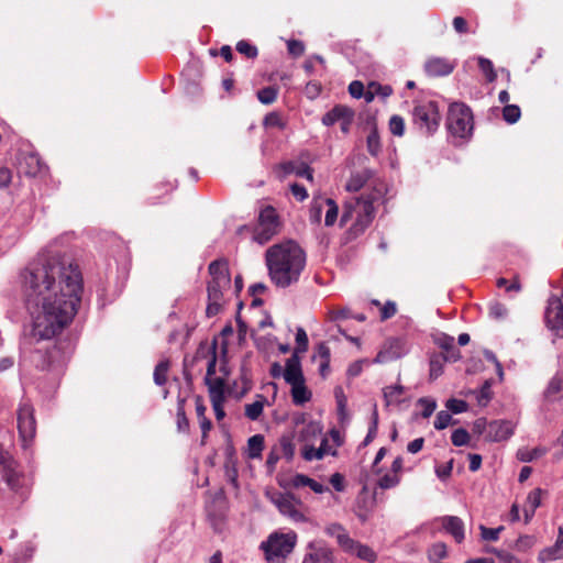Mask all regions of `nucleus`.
<instances>
[{"label": "nucleus", "instance_id": "nucleus-58", "mask_svg": "<svg viewBox=\"0 0 563 563\" xmlns=\"http://www.w3.org/2000/svg\"><path fill=\"white\" fill-rule=\"evenodd\" d=\"M548 450L545 448H534L532 450H527L525 452L519 453V459L522 462H531L538 457L547 454Z\"/></svg>", "mask_w": 563, "mask_h": 563}, {"label": "nucleus", "instance_id": "nucleus-7", "mask_svg": "<svg viewBox=\"0 0 563 563\" xmlns=\"http://www.w3.org/2000/svg\"><path fill=\"white\" fill-rule=\"evenodd\" d=\"M441 121L439 107L435 101H428L418 104L412 110V122L416 128L424 135L433 134Z\"/></svg>", "mask_w": 563, "mask_h": 563}, {"label": "nucleus", "instance_id": "nucleus-31", "mask_svg": "<svg viewBox=\"0 0 563 563\" xmlns=\"http://www.w3.org/2000/svg\"><path fill=\"white\" fill-rule=\"evenodd\" d=\"M327 198L314 197L309 209V220L311 223L319 224L321 222L322 210L325 208Z\"/></svg>", "mask_w": 563, "mask_h": 563}, {"label": "nucleus", "instance_id": "nucleus-39", "mask_svg": "<svg viewBox=\"0 0 563 563\" xmlns=\"http://www.w3.org/2000/svg\"><path fill=\"white\" fill-rule=\"evenodd\" d=\"M260 400L245 405V416L250 420L255 421L263 413L265 398L263 396H260Z\"/></svg>", "mask_w": 563, "mask_h": 563}, {"label": "nucleus", "instance_id": "nucleus-61", "mask_svg": "<svg viewBox=\"0 0 563 563\" xmlns=\"http://www.w3.org/2000/svg\"><path fill=\"white\" fill-rule=\"evenodd\" d=\"M418 405L422 407L421 417L424 419L429 418L437 408L435 400L424 397L418 400Z\"/></svg>", "mask_w": 563, "mask_h": 563}, {"label": "nucleus", "instance_id": "nucleus-26", "mask_svg": "<svg viewBox=\"0 0 563 563\" xmlns=\"http://www.w3.org/2000/svg\"><path fill=\"white\" fill-rule=\"evenodd\" d=\"M209 397L211 399H225V379L223 377H211L206 380Z\"/></svg>", "mask_w": 563, "mask_h": 563}, {"label": "nucleus", "instance_id": "nucleus-24", "mask_svg": "<svg viewBox=\"0 0 563 563\" xmlns=\"http://www.w3.org/2000/svg\"><path fill=\"white\" fill-rule=\"evenodd\" d=\"M236 464H238V460H236L233 449H228L225 461H224V473H225L227 479L235 488H238V486H239V484H238L239 473H238Z\"/></svg>", "mask_w": 563, "mask_h": 563}, {"label": "nucleus", "instance_id": "nucleus-46", "mask_svg": "<svg viewBox=\"0 0 563 563\" xmlns=\"http://www.w3.org/2000/svg\"><path fill=\"white\" fill-rule=\"evenodd\" d=\"M295 340H296V347H295L294 353H297V355H299V353H305L308 351L309 340H308L307 332L303 328H301V327L297 328Z\"/></svg>", "mask_w": 563, "mask_h": 563}, {"label": "nucleus", "instance_id": "nucleus-4", "mask_svg": "<svg viewBox=\"0 0 563 563\" xmlns=\"http://www.w3.org/2000/svg\"><path fill=\"white\" fill-rule=\"evenodd\" d=\"M211 279L207 284L208 305L207 317L217 316L224 306L223 290L231 286L229 263L225 258L212 261L208 266Z\"/></svg>", "mask_w": 563, "mask_h": 563}, {"label": "nucleus", "instance_id": "nucleus-53", "mask_svg": "<svg viewBox=\"0 0 563 563\" xmlns=\"http://www.w3.org/2000/svg\"><path fill=\"white\" fill-rule=\"evenodd\" d=\"M398 343H399L398 340L390 341L388 343L389 344L388 349H384V350L379 351L375 361L378 363H384V362H388L393 358L399 357L398 353H396V352L391 353V351H390L394 346H398Z\"/></svg>", "mask_w": 563, "mask_h": 563}, {"label": "nucleus", "instance_id": "nucleus-59", "mask_svg": "<svg viewBox=\"0 0 563 563\" xmlns=\"http://www.w3.org/2000/svg\"><path fill=\"white\" fill-rule=\"evenodd\" d=\"M453 422L454 421L452 419L451 413L446 410H442V411L438 412V415L435 417L434 428L437 430H443Z\"/></svg>", "mask_w": 563, "mask_h": 563}, {"label": "nucleus", "instance_id": "nucleus-47", "mask_svg": "<svg viewBox=\"0 0 563 563\" xmlns=\"http://www.w3.org/2000/svg\"><path fill=\"white\" fill-rule=\"evenodd\" d=\"M563 556V545L555 543L540 552L539 559L542 561L559 560Z\"/></svg>", "mask_w": 563, "mask_h": 563}, {"label": "nucleus", "instance_id": "nucleus-43", "mask_svg": "<svg viewBox=\"0 0 563 563\" xmlns=\"http://www.w3.org/2000/svg\"><path fill=\"white\" fill-rule=\"evenodd\" d=\"M478 68L484 74L486 80L488 82H494L497 78V74L495 71L494 65L492 60L485 57H478Z\"/></svg>", "mask_w": 563, "mask_h": 563}, {"label": "nucleus", "instance_id": "nucleus-38", "mask_svg": "<svg viewBox=\"0 0 563 563\" xmlns=\"http://www.w3.org/2000/svg\"><path fill=\"white\" fill-rule=\"evenodd\" d=\"M185 404H186L185 398L178 399L177 413H176L178 430L183 431V432H186L189 430V420L186 416Z\"/></svg>", "mask_w": 563, "mask_h": 563}, {"label": "nucleus", "instance_id": "nucleus-5", "mask_svg": "<svg viewBox=\"0 0 563 563\" xmlns=\"http://www.w3.org/2000/svg\"><path fill=\"white\" fill-rule=\"evenodd\" d=\"M297 542L295 532L290 533H272L268 539L262 543L261 548L265 553V558L269 563H283L284 560L292 552Z\"/></svg>", "mask_w": 563, "mask_h": 563}, {"label": "nucleus", "instance_id": "nucleus-18", "mask_svg": "<svg viewBox=\"0 0 563 563\" xmlns=\"http://www.w3.org/2000/svg\"><path fill=\"white\" fill-rule=\"evenodd\" d=\"M512 433V427L509 421L494 420L488 423V430L485 437L488 441L500 442L510 438Z\"/></svg>", "mask_w": 563, "mask_h": 563}, {"label": "nucleus", "instance_id": "nucleus-12", "mask_svg": "<svg viewBox=\"0 0 563 563\" xmlns=\"http://www.w3.org/2000/svg\"><path fill=\"white\" fill-rule=\"evenodd\" d=\"M544 318L549 328L563 335V290L560 297L549 300Z\"/></svg>", "mask_w": 563, "mask_h": 563}, {"label": "nucleus", "instance_id": "nucleus-55", "mask_svg": "<svg viewBox=\"0 0 563 563\" xmlns=\"http://www.w3.org/2000/svg\"><path fill=\"white\" fill-rule=\"evenodd\" d=\"M400 482V476L396 474H385L377 482V486L382 489H389L396 487Z\"/></svg>", "mask_w": 563, "mask_h": 563}, {"label": "nucleus", "instance_id": "nucleus-8", "mask_svg": "<svg viewBox=\"0 0 563 563\" xmlns=\"http://www.w3.org/2000/svg\"><path fill=\"white\" fill-rule=\"evenodd\" d=\"M280 231L277 211L272 206L263 208L258 214V223L254 230V240L260 244L268 242Z\"/></svg>", "mask_w": 563, "mask_h": 563}, {"label": "nucleus", "instance_id": "nucleus-14", "mask_svg": "<svg viewBox=\"0 0 563 563\" xmlns=\"http://www.w3.org/2000/svg\"><path fill=\"white\" fill-rule=\"evenodd\" d=\"M329 537L336 540L338 545L341 550L347 554H352L358 541L352 539L347 533L346 529L338 522L330 523L324 529Z\"/></svg>", "mask_w": 563, "mask_h": 563}, {"label": "nucleus", "instance_id": "nucleus-35", "mask_svg": "<svg viewBox=\"0 0 563 563\" xmlns=\"http://www.w3.org/2000/svg\"><path fill=\"white\" fill-rule=\"evenodd\" d=\"M328 444V440L323 439L320 448L316 449L312 445H305L302 449V457L306 461L321 460L325 455V446Z\"/></svg>", "mask_w": 563, "mask_h": 563}, {"label": "nucleus", "instance_id": "nucleus-17", "mask_svg": "<svg viewBox=\"0 0 563 563\" xmlns=\"http://www.w3.org/2000/svg\"><path fill=\"white\" fill-rule=\"evenodd\" d=\"M0 474L1 478L11 490L18 493L23 487L25 475L20 470L18 461L13 463V465H9L8 467L0 470Z\"/></svg>", "mask_w": 563, "mask_h": 563}, {"label": "nucleus", "instance_id": "nucleus-50", "mask_svg": "<svg viewBox=\"0 0 563 563\" xmlns=\"http://www.w3.org/2000/svg\"><path fill=\"white\" fill-rule=\"evenodd\" d=\"M377 428H378V412L376 407L374 408L373 415H372V422L368 428L367 434L365 439L362 442L363 446H367L377 435Z\"/></svg>", "mask_w": 563, "mask_h": 563}, {"label": "nucleus", "instance_id": "nucleus-13", "mask_svg": "<svg viewBox=\"0 0 563 563\" xmlns=\"http://www.w3.org/2000/svg\"><path fill=\"white\" fill-rule=\"evenodd\" d=\"M302 563H333L334 555L323 541H312L307 547Z\"/></svg>", "mask_w": 563, "mask_h": 563}, {"label": "nucleus", "instance_id": "nucleus-51", "mask_svg": "<svg viewBox=\"0 0 563 563\" xmlns=\"http://www.w3.org/2000/svg\"><path fill=\"white\" fill-rule=\"evenodd\" d=\"M236 51L251 59L256 58L258 55L257 47L244 40L238 42Z\"/></svg>", "mask_w": 563, "mask_h": 563}, {"label": "nucleus", "instance_id": "nucleus-49", "mask_svg": "<svg viewBox=\"0 0 563 563\" xmlns=\"http://www.w3.org/2000/svg\"><path fill=\"white\" fill-rule=\"evenodd\" d=\"M404 393V387L400 385L388 386L384 389V397L386 400V405H390L391 402H398L399 397Z\"/></svg>", "mask_w": 563, "mask_h": 563}, {"label": "nucleus", "instance_id": "nucleus-60", "mask_svg": "<svg viewBox=\"0 0 563 563\" xmlns=\"http://www.w3.org/2000/svg\"><path fill=\"white\" fill-rule=\"evenodd\" d=\"M280 452L287 459L291 460L295 454V445L289 437H282L279 440Z\"/></svg>", "mask_w": 563, "mask_h": 563}, {"label": "nucleus", "instance_id": "nucleus-23", "mask_svg": "<svg viewBox=\"0 0 563 563\" xmlns=\"http://www.w3.org/2000/svg\"><path fill=\"white\" fill-rule=\"evenodd\" d=\"M543 397L549 402H555L563 399V377L553 376L543 391Z\"/></svg>", "mask_w": 563, "mask_h": 563}, {"label": "nucleus", "instance_id": "nucleus-22", "mask_svg": "<svg viewBox=\"0 0 563 563\" xmlns=\"http://www.w3.org/2000/svg\"><path fill=\"white\" fill-rule=\"evenodd\" d=\"M278 168L283 170L284 175L295 174L298 177H303L309 181H313V169L307 164H297L296 162L288 161L280 163Z\"/></svg>", "mask_w": 563, "mask_h": 563}, {"label": "nucleus", "instance_id": "nucleus-29", "mask_svg": "<svg viewBox=\"0 0 563 563\" xmlns=\"http://www.w3.org/2000/svg\"><path fill=\"white\" fill-rule=\"evenodd\" d=\"M366 147L367 152L375 157L382 152V143L376 124H373L366 137Z\"/></svg>", "mask_w": 563, "mask_h": 563}, {"label": "nucleus", "instance_id": "nucleus-10", "mask_svg": "<svg viewBox=\"0 0 563 563\" xmlns=\"http://www.w3.org/2000/svg\"><path fill=\"white\" fill-rule=\"evenodd\" d=\"M18 431L23 446L26 448L36 434L34 408L29 401L21 402L16 411Z\"/></svg>", "mask_w": 563, "mask_h": 563}, {"label": "nucleus", "instance_id": "nucleus-19", "mask_svg": "<svg viewBox=\"0 0 563 563\" xmlns=\"http://www.w3.org/2000/svg\"><path fill=\"white\" fill-rule=\"evenodd\" d=\"M283 377L289 385H295L305 379L300 357L297 353H292V355L286 360Z\"/></svg>", "mask_w": 563, "mask_h": 563}, {"label": "nucleus", "instance_id": "nucleus-37", "mask_svg": "<svg viewBox=\"0 0 563 563\" xmlns=\"http://www.w3.org/2000/svg\"><path fill=\"white\" fill-rule=\"evenodd\" d=\"M263 125L267 129L276 128L278 130H285L287 124L279 112L273 111L265 115L263 120Z\"/></svg>", "mask_w": 563, "mask_h": 563}, {"label": "nucleus", "instance_id": "nucleus-44", "mask_svg": "<svg viewBox=\"0 0 563 563\" xmlns=\"http://www.w3.org/2000/svg\"><path fill=\"white\" fill-rule=\"evenodd\" d=\"M448 362L446 358H444L441 355L433 354L430 357V379H435L443 373V365Z\"/></svg>", "mask_w": 563, "mask_h": 563}, {"label": "nucleus", "instance_id": "nucleus-57", "mask_svg": "<svg viewBox=\"0 0 563 563\" xmlns=\"http://www.w3.org/2000/svg\"><path fill=\"white\" fill-rule=\"evenodd\" d=\"M451 441L455 446L466 445L470 441V433L465 429L459 428L453 431Z\"/></svg>", "mask_w": 563, "mask_h": 563}, {"label": "nucleus", "instance_id": "nucleus-3", "mask_svg": "<svg viewBox=\"0 0 563 563\" xmlns=\"http://www.w3.org/2000/svg\"><path fill=\"white\" fill-rule=\"evenodd\" d=\"M376 199V195L363 194L360 197H352L344 202L340 225L344 227L349 221H353L346 231L349 240L358 238L371 225L375 217L374 201Z\"/></svg>", "mask_w": 563, "mask_h": 563}, {"label": "nucleus", "instance_id": "nucleus-32", "mask_svg": "<svg viewBox=\"0 0 563 563\" xmlns=\"http://www.w3.org/2000/svg\"><path fill=\"white\" fill-rule=\"evenodd\" d=\"M279 93V87L278 86H267L262 89H260L256 92V97L258 101L263 104H273L278 97Z\"/></svg>", "mask_w": 563, "mask_h": 563}, {"label": "nucleus", "instance_id": "nucleus-30", "mask_svg": "<svg viewBox=\"0 0 563 563\" xmlns=\"http://www.w3.org/2000/svg\"><path fill=\"white\" fill-rule=\"evenodd\" d=\"M264 450V435L254 434L247 440V456L258 459Z\"/></svg>", "mask_w": 563, "mask_h": 563}, {"label": "nucleus", "instance_id": "nucleus-6", "mask_svg": "<svg viewBox=\"0 0 563 563\" xmlns=\"http://www.w3.org/2000/svg\"><path fill=\"white\" fill-rule=\"evenodd\" d=\"M446 128L449 132L457 137L464 139L473 131V114L464 103H452L449 108Z\"/></svg>", "mask_w": 563, "mask_h": 563}, {"label": "nucleus", "instance_id": "nucleus-64", "mask_svg": "<svg viewBox=\"0 0 563 563\" xmlns=\"http://www.w3.org/2000/svg\"><path fill=\"white\" fill-rule=\"evenodd\" d=\"M287 49L292 57H299L305 53V44L299 40H289Z\"/></svg>", "mask_w": 563, "mask_h": 563}, {"label": "nucleus", "instance_id": "nucleus-1", "mask_svg": "<svg viewBox=\"0 0 563 563\" xmlns=\"http://www.w3.org/2000/svg\"><path fill=\"white\" fill-rule=\"evenodd\" d=\"M27 302L33 307L31 336L51 340L77 314L82 294L78 265L51 257L30 264L24 276Z\"/></svg>", "mask_w": 563, "mask_h": 563}, {"label": "nucleus", "instance_id": "nucleus-63", "mask_svg": "<svg viewBox=\"0 0 563 563\" xmlns=\"http://www.w3.org/2000/svg\"><path fill=\"white\" fill-rule=\"evenodd\" d=\"M352 318V311L349 308H339L329 311L328 319L330 321H339Z\"/></svg>", "mask_w": 563, "mask_h": 563}, {"label": "nucleus", "instance_id": "nucleus-2", "mask_svg": "<svg viewBox=\"0 0 563 563\" xmlns=\"http://www.w3.org/2000/svg\"><path fill=\"white\" fill-rule=\"evenodd\" d=\"M268 277L277 288H288L297 284L307 264L303 249L288 240L269 246L265 252Z\"/></svg>", "mask_w": 563, "mask_h": 563}, {"label": "nucleus", "instance_id": "nucleus-56", "mask_svg": "<svg viewBox=\"0 0 563 563\" xmlns=\"http://www.w3.org/2000/svg\"><path fill=\"white\" fill-rule=\"evenodd\" d=\"M481 537L485 541H497L499 539L500 532L504 530L503 526L498 528H487L485 526H481Z\"/></svg>", "mask_w": 563, "mask_h": 563}, {"label": "nucleus", "instance_id": "nucleus-45", "mask_svg": "<svg viewBox=\"0 0 563 563\" xmlns=\"http://www.w3.org/2000/svg\"><path fill=\"white\" fill-rule=\"evenodd\" d=\"M521 117V110L517 104H506L503 108V119L509 123L514 124L519 121Z\"/></svg>", "mask_w": 563, "mask_h": 563}, {"label": "nucleus", "instance_id": "nucleus-36", "mask_svg": "<svg viewBox=\"0 0 563 563\" xmlns=\"http://www.w3.org/2000/svg\"><path fill=\"white\" fill-rule=\"evenodd\" d=\"M354 555L358 559L366 561L368 563H374L377 560V554L375 551L366 544L357 542L355 550L353 551Z\"/></svg>", "mask_w": 563, "mask_h": 563}, {"label": "nucleus", "instance_id": "nucleus-40", "mask_svg": "<svg viewBox=\"0 0 563 563\" xmlns=\"http://www.w3.org/2000/svg\"><path fill=\"white\" fill-rule=\"evenodd\" d=\"M324 202H325V208H327V212H325V217H324V224H325V227H332L338 220L339 206L331 198H327V201H324Z\"/></svg>", "mask_w": 563, "mask_h": 563}, {"label": "nucleus", "instance_id": "nucleus-54", "mask_svg": "<svg viewBox=\"0 0 563 563\" xmlns=\"http://www.w3.org/2000/svg\"><path fill=\"white\" fill-rule=\"evenodd\" d=\"M445 407L452 413L457 415L465 412L468 409V404L462 399L450 398L446 400Z\"/></svg>", "mask_w": 563, "mask_h": 563}, {"label": "nucleus", "instance_id": "nucleus-33", "mask_svg": "<svg viewBox=\"0 0 563 563\" xmlns=\"http://www.w3.org/2000/svg\"><path fill=\"white\" fill-rule=\"evenodd\" d=\"M371 176L372 172L369 169H364L363 172L353 175L346 184V189L349 191H358L363 188Z\"/></svg>", "mask_w": 563, "mask_h": 563}, {"label": "nucleus", "instance_id": "nucleus-16", "mask_svg": "<svg viewBox=\"0 0 563 563\" xmlns=\"http://www.w3.org/2000/svg\"><path fill=\"white\" fill-rule=\"evenodd\" d=\"M435 345L442 351L439 355L443 356L450 363L457 362L462 355L455 346V339L446 333H439L434 338Z\"/></svg>", "mask_w": 563, "mask_h": 563}, {"label": "nucleus", "instance_id": "nucleus-62", "mask_svg": "<svg viewBox=\"0 0 563 563\" xmlns=\"http://www.w3.org/2000/svg\"><path fill=\"white\" fill-rule=\"evenodd\" d=\"M489 552L494 553L500 560L501 563H527L504 550H498L494 548L489 550Z\"/></svg>", "mask_w": 563, "mask_h": 563}, {"label": "nucleus", "instance_id": "nucleus-34", "mask_svg": "<svg viewBox=\"0 0 563 563\" xmlns=\"http://www.w3.org/2000/svg\"><path fill=\"white\" fill-rule=\"evenodd\" d=\"M205 356H209L207 373L205 377V382L209 380L211 377H216V366H217V341L207 346V353Z\"/></svg>", "mask_w": 563, "mask_h": 563}, {"label": "nucleus", "instance_id": "nucleus-41", "mask_svg": "<svg viewBox=\"0 0 563 563\" xmlns=\"http://www.w3.org/2000/svg\"><path fill=\"white\" fill-rule=\"evenodd\" d=\"M169 361H161L154 369V382L158 386H163L167 382V374L169 371Z\"/></svg>", "mask_w": 563, "mask_h": 563}, {"label": "nucleus", "instance_id": "nucleus-48", "mask_svg": "<svg viewBox=\"0 0 563 563\" xmlns=\"http://www.w3.org/2000/svg\"><path fill=\"white\" fill-rule=\"evenodd\" d=\"M389 130L395 136H402L405 134V120L398 114H394L389 119Z\"/></svg>", "mask_w": 563, "mask_h": 563}, {"label": "nucleus", "instance_id": "nucleus-25", "mask_svg": "<svg viewBox=\"0 0 563 563\" xmlns=\"http://www.w3.org/2000/svg\"><path fill=\"white\" fill-rule=\"evenodd\" d=\"M290 386H291V390H290L291 398H292V402L295 405L301 406L311 399L312 394L306 386V379L298 382L295 385H290Z\"/></svg>", "mask_w": 563, "mask_h": 563}, {"label": "nucleus", "instance_id": "nucleus-42", "mask_svg": "<svg viewBox=\"0 0 563 563\" xmlns=\"http://www.w3.org/2000/svg\"><path fill=\"white\" fill-rule=\"evenodd\" d=\"M448 556L446 544L443 542H437L428 551V558L431 563L440 562V560Z\"/></svg>", "mask_w": 563, "mask_h": 563}, {"label": "nucleus", "instance_id": "nucleus-52", "mask_svg": "<svg viewBox=\"0 0 563 563\" xmlns=\"http://www.w3.org/2000/svg\"><path fill=\"white\" fill-rule=\"evenodd\" d=\"M493 398V391H492V382L485 380V383L482 385L478 396H477V402L481 406H487L488 402Z\"/></svg>", "mask_w": 563, "mask_h": 563}, {"label": "nucleus", "instance_id": "nucleus-28", "mask_svg": "<svg viewBox=\"0 0 563 563\" xmlns=\"http://www.w3.org/2000/svg\"><path fill=\"white\" fill-rule=\"evenodd\" d=\"M174 187L169 183H161L152 188L148 201L155 206L165 202V198L173 191Z\"/></svg>", "mask_w": 563, "mask_h": 563}, {"label": "nucleus", "instance_id": "nucleus-27", "mask_svg": "<svg viewBox=\"0 0 563 563\" xmlns=\"http://www.w3.org/2000/svg\"><path fill=\"white\" fill-rule=\"evenodd\" d=\"M351 110L352 109L346 106L336 104L322 117V123L330 126L336 122H341V120H343Z\"/></svg>", "mask_w": 563, "mask_h": 563}, {"label": "nucleus", "instance_id": "nucleus-9", "mask_svg": "<svg viewBox=\"0 0 563 563\" xmlns=\"http://www.w3.org/2000/svg\"><path fill=\"white\" fill-rule=\"evenodd\" d=\"M37 355L41 357L36 362V366L41 369H48L54 365L64 364L73 353V344L69 340L57 341L52 347L45 350V354L38 350Z\"/></svg>", "mask_w": 563, "mask_h": 563}, {"label": "nucleus", "instance_id": "nucleus-21", "mask_svg": "<svg viewBox=\"0 0 563 563\" xmlns=\"http://www.w3.org/2000/svg\"><path fill=\"white\" fill-rule=\"evenodd\" d=\"M424 70L429 76H446L453 71V65L445 58L433 57L426 62Z\"/></svg>", "mask_w": 563, "mask_h": 563}, {"label": "nucleus", "instance_id": "nucleus-15", "mask_svg": "<svg viewBox=\"0 0 563 563\" xmlns=\"http://www.w3.org/2000/svg\"><path fill=\"white\" fill-rule=\"evenodd\" d=\"M329 537L336 540L338 545L341 550L347 554H352L358 541L352 539L347 533L346 529L338 522L330 523L324 529Z\"/></svg>", "mask_w": 563, "mask_h": 563}, {"label": "nucleus", "instance_id": "nucleus-11", "mask_svg": "<svg viewBox=\"0 0 563 563\" xmlns=\"http://www.w3.org/2000/svg\"><path fill=\"white\" fill-rule=\"evenodd\" d=\"M272 500L284 516L289 517L296 522L306 521L305 515L297 508L301 505V501L297 499L292 494L279 493L274 496Z\"/></svg>", "mask_w": 563, "mask_h": 563}, {"label": "nucleus", "instance_id": "nucleus-20", "mask_svg": "<svg viewBox=\"0 0 563 563\" xmlns=\"http://www.w3.org/2000/svg\"><path fill=\"white\" fill-rule=\"evenodd\" d=\"M442 528L450 533L457 543L465 538L464 522L456 516H444L441 518Z\"/></svg>", "mask_w": 563, "mask_h": 563}]
</instances>
